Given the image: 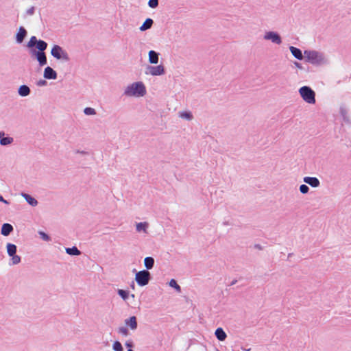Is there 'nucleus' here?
<instances>
[{
  "instance_id": "b1692460",
  "label": "nucleus",
  "mask_w": 351,
  "mask_h": 351,
  "mask_svg": "<svg viewBox=\"0 0 351 351\" xmlns=\"http://www.w3.org/2000/svg\"><path fill=\"white\" fill-rule=\"evenodd\" d=\"M65 251L69 255L79 256L81 254V252L75 246L72 247H67L65 249Z\"/></svg>"
},
{
  "instance_id": "7ed1b4c3",
  "label": "nucleus",
  "mask_w": 351,
  "mask_h": 351,
  "mask_svg": "<svg viewBox=\"0 0 351 351\" xmlns=\"http://www.w3.org/2000/svg\"><path fill=\"white\" fill-rule=\"evenodd\" d=\"M299 93L304 101L310 104L315 103V93L309 86H304L299 89Z\"/></svg>"
},
{
  "instance_id": "a19ab883",
  "label": "nucleus",
  "mask_w": 351,
  "mask_h": 351,
  "mask_svg": "<svg viewBox=\"0 0 351 351\" xmlns=\"http://www.w3.org/2000/svg\"><path fill=\"white\" fill-rule=\"evenodd\" d=\"M125 346L126 347L130 348H132L133 346V344H132V342H131V341H127V342H125Z\"/></svg>"
},
{
  "instance_id": "f03ea898",
  "label": "nucleus",
  "mask_w": 351,
  "mask_h": 351,
  "mask_svg": "<svg viewBox=\"0 0 351 351\" xmlns=\"http://www.w3.org/2000/svg\"><path fill=\"white\" fill-rule=\"evenodd\" d=\"M304 58L306 62L312 64H324L328 62L324 53L315 50H305Z\"/></svg>"
},
{
  "instance_id": "423d86ee",
  "label": "nucleus",
  "mask_w": 351,
  "mask_h": 351,
  "mask_svg": "<svg viewBox=\"0 0 351 351\" xmlns=\"http://www.w3.org/2000/svg\"><path fill=\"white\" fill-rule=\"evenodd\" d=\"M263 38L265 40H270L272 43L280 45L282 44V38L280 35L274 31L266 32L263 36Z\"/></svg>"
},
{
  "instance_id": "9b49d317",
  "label": "nucleus",
  "mask_w": 351,
  "mask_h": 351,
  "mask_svg": "<svg viewBox=\"0 0 351 351\" xmlns=\"http://www.w3.org/2000/svg\"><path fill=\"white\" fill-rule=\"evenodd\" d=\"M289 51L292 56L297 60H302L304 58V55H303L302 51L295 47L290 46Z\"/></svg>"
},
{
  "instance_id": "cd10ccee",
  "label": "nucleus",
  "mask_w": 351,
  "mask_h": 351,
  "mask_svg": "<svg viewBox=\"0 0 351 351\" xmlns=\"http://www.w3.org/2000/svg\"><path fill=\"white\" fill-rule=\"evenodd\" d=\"M13 142V138L11 137H3L0 139V144L1 145H7Z\"/></svg>"
},
{
  "instance_id": "f3484780",
  "label": "nucleus",
  "mask_w": 351,
  "mask_h": 351,
  "mask_svg": "<svg viewBox=\"0 0 351 351\" xmlns=\"http://www.w3.org/2000/svg\"><path fill=\"white\" fill-rule=\"evenodd\" d=\"M13 231V227L11 224L5 223L2 225L1 234L3 236H8Z\"/></svg>"
},
{
  "instance_id": "393cba45",
  "label": "nucleus",
  "mask_w": 351,
  "mask_h": 351,
  "mask_svg": "<svg viewBox=\"0 0 351 351\" xmlns=\"http://www.w3.org/2000/svg\"><path fill=\"white\" fill-rule=\"evenodd\" d=\"M36 47L38 49V52H44L47 47V43L44 40H38Z\"/></svg>"
},
{
  "instance_id": "1a4fd4ad",
  "label": "nucleus",
  "mask_w": 351,
  "mask_h": 351,
  "mask_svg": "<svg viewBox=\"0 0 351 351\" xmlns=\"http://www.w3.org/2000/svg\"><path fill=\"white\" fill-rule=\"evenodd\" d=\"M43 76L47 80H56L57 73L51 67L47 66L44 70Z\"/></svg>"
},
{
  "instance_id": "37998d69",
  "label": "nucleus",
  "mask_w": 351,
  "mask_h": 351,
  "mask_svg": "<svg viewBox=\"0 0 351 351\" xmlns=\"http://www.w3.org/2000/svg\"><path fill=\"white\" fill-rule=\"evenodd\" d=\"M294 64L297 68H299L300 69L302 68L301 64L298 62H295Z\"/></svg>"
},
{
  "instance_id": "4468645a",
  "label": "nucleus",
  "mask_w": 351,
  "mask_h": 351,
  "mask_svg": "<svg viewBox=\"0 0 351 351\" xmlns=\"http://www.w3.org/2000/svg\"><path fill=\"white\" fill-rule=\"evenodd\" d=\"M125 324L130 327L131 330H134L137 328V320L135 316H132L125 320Z\"/></svg>"
},
{
  "instance_id": "a211bd4d",
  "label": "nucleus",
  "mask_w": 351,
  "mask_h": 351,
  "mask_svg": "<svg viewBox=\"0 0 351 351\" xmlns=\"http://www.w3.org/2000/svg\"><path fill=\"white\" fill-rule=\"evenodd\" d=\"M31 93L30 88L27 85H21L18 88V93L21 97H27Z\"/></svg>"
},
{
  "instance_id": "bb28decb",
  "label": "nucleus",
  "mask_w": 351,
  "mask_h": 351,
  "mask_svg": "<svg viewBox=\"0 0 351 351\" xmlns=\"http://www.w3.org/2000/svg\"><path fill=\"white\" fill-rule=\"evenodd\" d=\"M169 285L171 287L174 288L178 292H181V287L177 283V282L174 279H171L169 282Z\"/></svg>"
},
{
  "instance_id": "09e8293b",
  "label": "nucleus",
  "mask_w": 351,
  "mask_h": 351,
  "mask_svg": "<svg viewBox=\"0 0 351 351\" xmlns=\"http://www.w3.org/2000/svg\"><path fill=\"white\" fill-rule=\"evenodd\" d=\"M128 351H134V350L132 349H128Z\"/></svg>"
},
{
  "instance_id": "dca6fc26",
  "label": "nucleus",
  "mask_w": 351,
  "mask_h": 351,
  "mask_svg": "<svg viewBox=\"0 0 351 351\" xmlns=\"http://www.w3.org/2000/svg\"><path fill=\"white\" fill-rule=\"evenodd\" d=\"M21 196L25 199V201L32 206H36L38 205V201L30 195L22 193Z\"/></svg>"
},
{
  "instance_id": "de8ad7c7",
  "label": "nucleus",
  "mask_w": 351,
  "mask_h": 351,
  "mask_svg": "<svg viewBox=\"0 0 351 351\" xmlns=\"http://www.w3.org/2000/svg\"><path fill=\"white\" fill-rule=\"evenodd\" d=\"M131 297L134 298V294H132Z\"/></svg>"
},
{
  "instance_id": "7c9ffc66",
  "label": "nucleus",
  "mask_w": 351,
  "mask_h": 351,
  "mask_svg": "<svg viewBox=\"0 0 351 351\" xmlns=\"http://www.w3.org/2000/svg\"><path fill=\"white\" fill-rule=\"evenodd\" d=\"M118 294L123 300H126L128 298L129 293L127 291L119 289Z\"/></svg>"
},
{
  "instance_id": "a878e982",
  "label": "nucleus",
  "mask_w": 351,
  "mask_h": 351,
  "mask_svg": "<svg viewBox=\"0 0 351 351\" xmlns=\"http://www.w3.org/2000/svg\"><path fill=\"white\" fill-rule=\"evenodd\" d=\"M340 114L342 116L343 119L346 123H350L349 117L348 115V112H347V110L346 109V108L341 107Z\"/></svg>"
},
{
  "instance_id": "473e14b6",
  "label": "nucleus",
  "mask_w": 351,
  "mask_h": 351,
  "mask_svg": "<svg viewBox=\"0 0 351 351\" xmlns=\"http://www.w3.org/2000/svg\"><path fill=\"white\" fill-rule=\"evenodd\" d=\"M84 113L86 115H95L96 114V110L90 107H86L84 109Z\"/></svg>"
},
{
  "instance_id": "0eeeda50",
  "label": "nucleus",
  "mask_w": 351,
  "mask_h": 351,
  "mask_svg": "<svg viewBox=\"0 0 351 351\" xmlns=\"http://www.w3.org/2000/svg\"><path fill=\"white\" fill-rule=\"evenodd\" d=\"M165 73V67L162 64L158 66H148L147 67V74H150L152 76H158L164 75Z\"/></svg>"
},
{
  "instance_id": "a18cd8bd",
  "label": "nucleus",
  "mask_w": 351,
  "mask_h": 351,
  "mask_svg": "<svg viewBox=\"0 0 351 351\" xmlns=\"http://www.w3.org/2000/svg\"><path fill=\"white\" fill-rule=\"evenodd\" d=\"M4 136V132H0V139L3 138L2 136Z\"/></svg>"
},
{
  "instance_id": "f8f14e48",
  "label": "nucleus",
  "mask_w": 351,
  "mask_h": 351,
  "mask_svg": "<svg viewBox=\"0 0 351 351\" xmlns=\"http://www.w3.org/2000/svg\"><path fill=\"white\" fill-rule=\"evenodd\" d=\"M149 223L147 221L137 223L136 224V230L137 232H143L147 234V229L149 228Z\"/></svg>"
},
{
  "instance_id": "20e7f679",
  "label": "nucleus",
  "mask_w": 351,
  "mask_h": 351,
  "mask_svg": "<svg viewBox=\"0 0 351 351\" xmlns=\"http://www.w3.org/2000/svg\"><path fill=\"white\" fill-rule=\"evenodd\" d=\"M51 56L57 60L67 62L69 60V56L67 52L60 46L55 45L51 50Z\"/></svg>"
},
{
  "instance_id": "412c9836",
  "label": "nucleus",
  "mask_w": 351,
  "mask_h": 351,
  "mask_svg": "<svg viewBox=\"0 0 351 351\" xmlns=\"http://www.w3.org/2000/svg\"><path fill=\"white\" fill-rule=\"evenodd\" d=\"M154 265V259L151 256L145 257L144 259V266L148 269H152Z\"/></svg>"
},
{
  "instance_id": "4be33fe9",
  "label": "nucleus",
  "mask_w": 351,
  "mask_h": 351,
  "mask_svg": "<svg viewBox=\"0 0 351 351\" xmlns=\"http://www.w3.org/2000/svg\"><path fill=\"white\" fill-rule=\"evenodd\" d=\"M7 253L9 256L16 254L17 247L16 245L12 243H7L6 245Z\"/></svg>"
},
{
  "instance_id": "f257e3e1",
  "label": "nucleus",
  "mask_w": 351,
  "mask_h": 351,
  "mask_svg": "<svg viewBox=\"0 0 351 351\" xmlns=\"http://www.w3.org/2000/svg\"><path fill=\"white\" fill-rule=\"evenodd\" d=\"M146 94V88L142 82H134L127 86L123 92L126 97H141Z\"/></svg>"
},
{
  "instance_id": "39448f33",
  "label": "nucleus",
  "mask_w": 351,
  "mask_h": 351,
  "mask_svg": "<svg viewBox=\"0 0 351 351\" xmlns=\"http://www.w3.org/2000/svg\"><path fill=\"white\" fill-rule=\"evenodd\" d=\"M151 279V274L147 270H141L135 275L136 283L141 287L147 285Z\"/></svg>"
},
{
  "instance_id": "ddd939ff",
  "label": "nucleus",
  "mask_w": 351,
  "mask_h": 351,
  "mask_svg": "<svg viewBox=\"0 0 351 351\" xmlns=\"http://www.w3.org/2000/svg\"><path fill=\"white\" fill-rule=\"evenodd\" d=\"M34 54L36 56V58L40 66H44L47 64V57L45 52L34 51Z\"/></svg>"
},
{
  "instance_id": "e433bc0d",
  "label": "nucleus",
  "mask_w": 351,
  "mask_h": 351,
  "mask_svg": "<svg viewBox=\"0 0 351 351\" xmlns=\"http://www.w3.org/2000/svg\"><path fill=\"white\" fill-rule=\"evenodd\" d=\"M148 5L151 8H156L158 5V0H149Z\"/></svg>"
},
{
  "instance_id": "6ab92c4d",
  "label": "nucleus",
  "mask_w": 351,
  "mask_h": 351,
  "mask_svg": "<svg viewBox=\"0 0 351 351\" xmlns=\"http://www.w3.org/2000/svg\"><path fill=\"white\" fill-rule=\"evenodd\" d=\"M215 335L217 339L221 341H224L227 337V335L222 328H217L215 332Z\"/></svg>"
},
{
  "instance_id": "2f4dec72",
  "label": "nucleus",
  "mask_w": 351,
  "mask_h": 351,
  "mask_svg": "<svg viewBox=\"0 0 351 351\" xmlns=\"http://www.w3.org/2000/svg\"><path fill=\"white\" fill-rule=\"evenodd\" d=\"M112 349L114 351H123V346L119 341H114L112 344Z\"/></svg>"
},
{
  "instance_id": "6e6552de",
  "label": "nucleus",
  "mask_w": 351,
  "mask_h": 351,
  "mask_svg": "<svg viewBox=\"0 0 351 351\" xmlns=\"http://www.w3.org/2000/svg\"><path fill=\"white\" fill-rule=\"evenodd\" d=\"M27 32L23 27H19L16 34V41L17 43H21L27 36Z\"/></svg>"
},
{
  "instance_id": "c756f323",
  "label": "nucleus",
  "mask_w": 351,
  "mask_h": 351,
  "mask_svg": "<svg viewBox=\"0 0 351 351\" xmlns=\"http://www.w3.org/2000/svg\"><path fill=\"white\" fill-rule=\"evenodd\" d=\"M38 42V40L36 36H33L30 38L29 42L27 44V47L29 48H32L34 46H36V43Z\"/></svg>"
},
{
  "instance_id": "c03bdc74",
  "label": "nucleus",
  "mask_w": 351,
  "mask_h": 351,
  "mask_svg": "<svg viewBox=\"0 0 351 351\" xmlns=\"http://www.w3.org/2000/svg\"><path fill=\"white\" fill-rule=\"evenodd\" d=\"M237 282V280H232V282H231V285H235Z\"/></svg>"
},
{
  "instance_id": "5701e85b",
  "label": "nucleus",
  "mask_w": 351,
  "mask_h": 351,
  "mask_svg": "<svg viewBox=\"0 0 351 351\" xmlns=\"http://www.w3.org/2000/svg\"><path fill=\"white\" fill-rule=\"evenodd\" d=\"M178 114L180 118L187 121H191L193 119V116L190 111H181Z\"/></svg>"
},
{
  "instance_id": "49530a36",
  "label": "nucleus",
  "mask_w": 351,
  "mask_h": 351,
  "mask_svg": "<svg viewBox=\"0 0 351 351\" xmlns=\"http://www.w3.org/2000/svg\"><path fill=\"white\" fill-rule=\"evenodd\" d=\"M242 350H244V351H250V348H248V349H245V348H242Z\"/></svg>"
},
{
  "instance_id": "2eb2a0df",
  "label": "nucleus",
  "mask_w": 351,
  "mask_h": 351,
  "mask_svg": "<svg viewBox=\"0 0 351 351\" xmlns=\"http://www.w3.org/2000/svg\"><path fill=\"white\" fill-rule=\"evenodd\" d=\"M159 53L154 50H151L148 53V60L150 64H157L158 62Z\"/></svg>"
},
{
  "instance_id": "8fccbe9b",
  "label": "nucleus",
  "mask_w": 351,
  "mask_h": 351,
  "mask_svg": "<svg viewBox=\"0 0 351 351\" xmlns=\"http://www.w3.org/2000/svg\"><path fill=\"white\" fill-rule=\"evenodd\" d=\"M216 351H219V350H216Z\"/></svg>"
},
{
  "instance_id": "79ce46f5",
  "label": "nucleus",
  "mask_w": 351,
  "mask_h": 351,
  "mask_svg": "<svg viewBox=\"0 0 351 351\" xmlns=\"http://www.w3.org/2000/svg\"><path fill=\"white\" fill-rule=\"evenodd\" d=\"M0 202H3L5 204H9V202L7 200L4 199V198L1 195H0Z\"/></svg>"
},
{
  "instance_id": "f704fd0d",
  "label": "nucleus",
  "mask_w": 351,
  "mask_h": 351,
  "mask_svg": "<svg viewBox=\"0 0 351 351\" xmlns=\"http://www.w3.org/2000/svg\"><path fill=\"white\" fill-rule=\"evenodd\" d=\"M118 332L119 334L122 335L123 336H128L129 335V332L127 328L122 326L119 327L118 329Z\"/></svg>"
},
{
  "instance_id": "4c0bfd02",
  "label": "nucleus",
  "mask_w": 351,
  "mask_h": 351,
  "mask_svg": "<svg viewBox=\"0 0 351 351\" xmlns=\"http://www.w3.org/2000/svg\"><path fill=\"white\" fill-rule=\"evenodd\" d=\"M47 84V82L45 80H40L36 82L38 86H45Z\"/></svg>"
},
{
  "instance_id": "72a5a7b5",
  "label": "nucleus",
  "mask_w": 351,
  "mask_h": 351,
  "mask_svg": "<svg viewBox=\"0 0 351 351\" xmlns=\"http://www.w3.org/2000/svg\"><path fill=\"white\" fill-rule=\"evenodd\" d=\"M38 234H39L40 238L43 241H49L51 240L50 237L47 234H46L45 232H44L43 231H39Z\"/></svg>"
},
{
  "instance_id": "58836bf2",
  "label": "nucleus",
  "mask_w": 351,
  "mask_h": 351,
  "mask_svg": "<svg viewBox=\"0 0 351 351\" xmlns=\"http://www.w3.org/2000/svg\"><path fill=\"white\" fill-rule=\"evenodd\" d=\"M35 8L34 6H32L29 9L26 10V14L29 16H32L34 14Z\"/></svg>"
},
{
  "instance_id": "c9c22d12",
  "label": "nucleus",
  "mask_w": 351,
  "mask_h": 351,
  "mask_svg": "<svg viewBox=\"0 0 351 351\" xmlns=\"http://www.w3.org/2000/svg\"><path fill=\"white\" fill-rule=\"evenodd\" d=\"M309 191V188L306 184H302L300 186V191L302 194H306Z\"/></svg>"
},
{
  "instance_id": "c85d7f7f",
  "label": "nucleus",
  "mask_w": 351,
  "mask_h": 351,
  "mask_svg": "<svg viewBox=\"0 0 351 351\" xmlns=\"http://www.w3.org/2000/svg\"><path fill=\"white\" fill-rule=\"evenodd\" d=\"M11 257V263L10 265H18L21 263V258L19 256L14 254L12 256H10Z\"/></svg>"
},
{
  "instance_id": "9d476101",
  "label": "nucleus",
  "mask_w": 351,
  "mask_h": 351,
  "mask_svg": "<svg viewBox=\"0 0 351 351\" xmlns=\"http://www.w3.org/2000/svg\"><path fill=\"white\" fill-rule=\"evenodd\" d=\"M304 182L309 184L311 187L317 188L320 185V182L316 177H304L303 179Z\"/></svg>"
},
{
  "instance_id": "aec40b11",
  "label": "nucleus",
  "mask_w": 351,
  "mask_h": 351,
  "mask_svg": "<svg viewBox=\"0 0 351 351\" xmlns=\"http://www.w3.org/2000/svg\"><path fill=\"white\" fill-rule=\"evenodd\" d=\"M153 23H154L153 20L150 18H148L144 21V23L140 27L139 29L141 31L144 32L145 30L150 29L152 27Z\"/></svg>"
},
{
  "instance_id": "ea45409f",
  "label": "nucleus",
  "mask_w": 351,
  "mask_h": 351,
  "mask_svg": "<svg viewBox=\"0 0 351 351\" xmlns=\"http://www.w3.org/2000/svg\"><path fill=\"white\" fill-rule=\"evenodd\" d=\"M74 152L75 154H81V155H83V156H86V155L88 154V153L86 151H84V150L77 149Z\"/></svg>"
}]
</instances>
